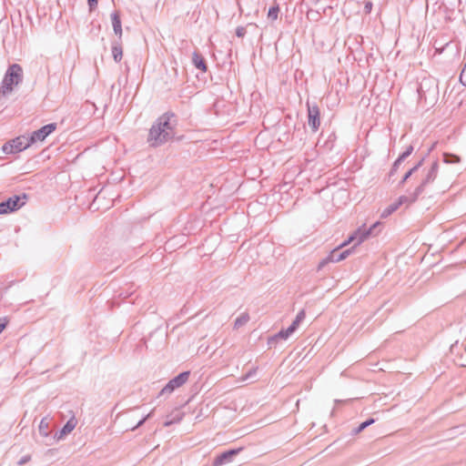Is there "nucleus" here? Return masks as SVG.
Listing matches in <instances>:
<instances>
[{
	"instance_id": "1a4fd4ad",
	"label": "nucleus",
	"mask_w": 466,
	"mask_h": 466,
	"mask_svg": "<svg viewBox=\"0 0 466 466\" xmlns=\"http://www.w3.org/2000/svg\"><path fill=\"white\" fill-rule=\"evenodd\" d=\"M308 107V124L313 132H316L320 127V110L317 104L307 102Z\"/></svg>"
},
{
	"instance_id": "2f4dec72",
	"label": "nucleus",
	"mask_w": 466,
	"mask_h": 466,
	"mask_svg": "<svg viewBox=\"0 0 466 466\" xmlns=\"http://www.w3.org/2000/svg\"><path fill=\"white\" fill-rule=\"evenodd\" d=\"M305 317H306V312H305V310H304V309H301V310L297 314V316H296V318H295V319H296L297 320H299L300 322H302V321L304 320Z\"/></svg>"
},
{
	"instance_id": "4468645a",
	"label": "nucleus",
	"mask_w": 466,
	"mask_h": 466,
	"mask_svg": "<svg viewBox=\"0 0 466 466\" xmlns=\"http://www.w3.org/2000/svg\"><path fill=\"white\" fill-rule=\"evenodd\" d=\"M426 156L422 157L410 169H409L401 180L399 182V187H403L406 181L416 172L419 171L420 168L422 167L423 163L425 161Z\"/></svg>"
},
{
	"instance_id": "72a5a7b5",
	"label": "nucleus",
	"mask_w": 466,
	"mask_h": 466,
	"mask_svg": "<svg viewBox=\"0 0 466 466\" xmlns=\"http://www.w3.org/2000/svg\"><path fill=\"white\" fill-rule=\"evenodd\" d=\"M30 460H31V456H30V455L23 456V457L18 461V464H19V465H24V464L27 463Z\"/></svg>"
},
{
	"instance_id": "bb28decb",
	"label": "nucleus",
	"mask_w": 466,
	"mask_h": 466,
	"mask_svg": "<svg viewBox=\"0 0 466 466\" xmlns=\"http://www.w3.org/2000/svg\"><path fill=\"white\" fill-rule=\"evenodd\" d=\"M301 322L299 320H297L296 319L292 321L290 326L287 328L292 334L298 329L299 324Z\"/></svg>"
},
{
	"instance_id": "c9c22d12",
	"label": "nucleus",
	"mask_w": 466,
	"mask_h": 466,
	"mask_svg": "<svg viewBox=\"0 0 466 466\" xmlns=\"http://www.w3.org/2000/svg\"><path fill=\"white\" fill-rule=\"evenodd\" d=\"M90 10H93L97 5V0H87Z\"/></svg>"
},
{
	"instance_id": "a878e982",
	"label": "nucleus",
	"mask_w": 466,
	"mask_h": 466,
	"mask_svg": "<svg viewBox=\"0 0 466 466\" xmlns=\"http://www.w3.org/2000/svg\"><path fill=\"white\" fill-rule=\"evenodd\" d=\"M301 322L299 320H297L296 319L292 321L290 326L287 328L292 334L298 329L299 324Z\"/></svg>"
},
{
	"instance_id": "473e14b6",
	"label": "nucleus",
	"mask_w": 466,
	"mask_h": 466,
	"mask_svg": "<svg viewBox=\"0 0 466 466\" xmlns=\"http://www.w3.org/2000/svg\"><path fill=\"white\" fill-rule=\"evenodd\" d=\"M365 13L370 14L372 10V3L370 1H366L364 5Z\"/></svg>"
},
{
	"instance_id": "393cba45",
	"label": "nucleus",
	"mask_w": 466,
	"mask_h": 466,
	"mask_svg": "<svg viewBox=\"0 0 466 466\" xmlns=\"http://www.w3.org/2000/svg\"><path fill=\"white\" fill-rule=\"evenodd\" d=\"M401 163H402V162H399V158H397V159L394 161V163H393V165H392V167H391V168H390V177H391V176H393V175L397 172V170H398V168L400 167V166L401 165Z\"/></svg>"
},
{
	"instance_id": "6e6552de",
	"label": "nucleus",
	"mask_w": 466,
	"mask_h": 466,
	"mask_svg": "<svg viewBox=\"0 0 466 466\" xmlns=\"http://www.w3.org/2000/svg\"><path fill=\"white\" fill-rule=\"evenodd\" d=\"M190 376V371H183L177 376L171 379L167 385L161 390L159 395L171 394L176 389L183 386Z\"/></svg>"
},
{
	"instance_id": "58836bf2",
	"label": "nucleus",
	"mask_w": 466,
	"mask_h": 466,
	"mask_svg": "<svg viewBox=\"0 0 466 466\" xmlns=\"http://www.w3.org/2000/svg\"><path fill=\"white\" fill-rule=\"evenodd\" d=\"M255 372V370L250 371L248 374V377L251 376V374H253Z\"/></svg>"
},
{
	"instance_id": "ddd939ff",
	"label": "nucleus",
	"mask_w": 466,
	"mask_h": 466,
	"mask_svg": "<svg viewBox=\"0 0 466 466\" xmlns=\"http://www.w3.org/2000/svg\"><path fill=\"white\" fill-rule=\"evenodd\" d=\"M192 63L194 66L201 72L206 73L208 71L206 59L198 51H195L192 55Z\"/></svg>"
},
{
	"instance_id": "9b49d317",
	"label": "nucleus",
	"mask_w": 466,
	"mask_h": 466,
	"mask_svg": "<svg viewBox=\"0 0 466 466\" xmlns=\"http://www.w3.org/2000/svg\"><path fill=\"white\" fill-rule=\"evenodd\" d=\"M415 203L414 200H411L410 196L409 194L400 196L395 202L389 205L386 208H384L380 214L381 218H386L390 216L393 212H395L401 205L410 206Z\"/></svg>"
},
{
	"instance_id": "0eeeda50",
	"label": "nucleus",
	"mask_w": 466,
	"mask_h": 466,
	"mask_svg": "<svg viewBox=\"0 0 466 466\" xmlns=\"http://www.w3.org/2000/svg\"><path fill=\"white\" fill-rule=\"evenodd\" d=\"M31 145L32 143L29 142V137L21 136L5 143L2 149L5 154H15L26 149Z\"/></svg>"
},
{
	"instance_id": "cd10ccee",
	"label": "nucleus",
	"mask_w": 466,
	"mask_h": 466,
	"mask_svg": "<svg viewBox=\"0 0 466 466\" xmlns=\"http://www.w3.org/2000/svg\"><path fill=\"white\" fill-rule=\"evenodd\" d=\"M301 322L299 320H297L296 319L292 321L290 326L287 328L292 334L298 329L299 324Z\"/></svg>"
},
{
	"instance_id": "f8f14e48",
	"label": "nucleus",
	"mask_w": 466,
	"mask_h": 466,
	"mask_svg": "<svg viewBox=\"0 0 466 466\" xmlns=\"http://www.w3.org/2000/svg\"><path fill=\"white\" fill-rule=\"evenodd\" d=\"M242 450L243 448L230 449L220 453L214 459L212 466H221L232 461L233 458L237 456Z\"/></svg>"
},
{
	"instance_id": "b1692460",
	"label": "nucleus",
	"mask_w": 466,
	"mask_h": 466,
	"mask_svg": "<svg viewBox=\"0 0 466 466\" xmlns=\"http://www.w3.org/2000/svg\"><path fill=\"white\" fill-rule=\"evenodd\" d=\"M414 150V147L412 145L408 146L405 150L400 154L398 157L399 162H403L407 157H409Z\"/></svg>"
},
{
	"instance_id": "a211bd4d",
	"label": "nucleus",
	"mask_w": 466,
	"mask_h": 466,
	"mask_svg": "<svg viewBox=\"0 0 466 466\" xmlns=\"http://www.w3.org/2000/svg\"><path fill=\"white\" fill-rule=\"evenodd\" d=\"M112 56H113L114 60L116 63L121 61L122 56H123V49H122V46H121L120 43H118V42L113 43V45H112Z\"/></svg>"
},
{
	"instance_id": "4be33fe9",
	"label": "nucleus",
	"mask_w": 466,
	"mask_h": 466,
	"mask_svg": "<svg viewBox=\"0 0 466 466\" xmlns=\"http://www.w3.org/2000/svg\"><path fill=\"white\" fill-rule=\"evenodd\" d=\"M279 4L275 3L272 6L269 7L268 9V18L272 20V21H275L278 19V15H279Z\"/></svg>"
},
{
	"instance_id": "5701e85b",
	"label": "nucleus",
	"mask_w": 466,
	"mask_h": 466,
	"mask_svg": "<svg viewBox=\"0 0 466 466\" xmlns=\"http://www.w3.org/2000/svg\"><path fill=\"white\" fill-rule=\"evenodd\" d=\"M38 431L40 435L44 437H47L49 435V423L46 421V419L41 420L38 426Z\"/></svg>"
},
{
	"instance_id": "f03ea898",
	"label": "nucleus",
	"mask_w": 466,
	"mask_h": 466,
	"mask_svg": "<svg viewBox=\"0 0 466 466\" xmlns=\"http://www.w3.org/2000/svg\"><path fill=\"white\" fill-rule=\"evenodd\" d=\"M175 117L173 112H166L154 122L147 136V142L151 147L162 146L174 137L176 124L171 122V118Z\"/></svg>"
},
{
	"instance_id": "f3484780",
	"label": "nucleus",
	"mask_w": 466,
	"mask_h": 466,
	"mask_svg": "<svg viewBox=\"0 0 466 466\" xmlns=\"http://www.w3.org/2000/svg\"><path fill=\"white\" fill-rule=\"evenodd\" d=\"M291 335H292V333L288 329H283L279 330L278 333H276L274 336H272L268 339V344L278 341L279 339L286 340Z\"/></svg>"
},
{
	"instance_id": "423d86ee",
	"label": "nucleus",
	"mask_w": 466,
	"mask_h": 466,
	"mask_svg": "<svg viewBox=\"0 0 466 466\" xmlns=\"http://www.w3.org/2000/svg\"><path fill=\"white\" fill-rule=\"evenodd\" d=\"M26 195H14L0 203V215L16 211L25 204Z\"/></svg>"
},
{
	"instance_id": "aec40b11",
	"label": "nucleus",
	"mask_w": 466,
	"mask_h": 466,
	"mask_svg": "<svg viewBox=\"0 0 466 466\" xmlns=\"http://www.w3.org/2000/svg\"><path fill=\"white\" fill-rule=\"evenodd\" d=\"M249 320V315L247 312L242 313L239 317H238L234 322V329H238L240 327L247 324Z\"/></svg>"
},
{
	"instance_id": "c756f323",
	"label": "nucleus",
	"mask_w": 466,
	"mask_h": 466,
	"mask_svg": "<svg viewBox=\"0 0 466 466\" xmlns=\"http://www.w3.org/2000/svg\"><path fill=\"white\" fill-rule=\"evenodd\" d=\"M151 415H152V412H149L147 415H146L144 418H142V419L138 421V423L137 424V426L133 428V430H135V429H137V428H138V427L142 426V425L146 422V420H147L151 417Z\"/></svg>"
},
{
	"instance_id": "7ed1b4c3",
	"label": "nucleus",
	"mask_w": 466,
	"mask_h": 466,
	"mask_svg": "<svg viewBox=\"0 0 466 466\" xmlns=\"http://www.w3.org/2000/svg\"><path fill=\"white\" fill-rule=\"evenodd\" d=\"M439 161L434 160L430 166L421 169L419 184L412 191H408L411 200L416 202L426 192L427 188L434 183L439 174Z\"/></svg>"
},
{
	"instance_id": "9d476101",
	"label": "nucleus",
	"mask_w": 466,
	"mask_h": 466,
	"mask_svg": "<svg viewBox=\"0 0 466 466\" xmlns=\"http://www.w3.org/2000/svg\"><path fill=\"white\" fill-rule=\"evenodd\" d=\"M57 125L56 123L47 124L41 128L31 133L29 137V142L33 144L37 142H43L51 133L56 129Z\"/></svg>"
},
{
	"instance_id": "6ab92c4d",
	"label": "nucleus",
	"mask_w": 466,
	"mask_h": 466,
	"mask_svg": "<svg viewBox=\"0 0 466 466\" xmlns=\"http://www.w3.org/2000/svg\"><path fill=\"white\" fill-rule=\"evenodd\" d=\"M375 419L370 418L366 420L365 421L361 422L358 427L354 428L351 431L352 435H357L360 433L362 431H364L367 427L370 426L375 422Z\"/></svg>"
},
{
	"instance_id": "412c9836",
	"label": "nucleus",
	"mask_w": 466,
	"mask_h": 466,
	"mask_svg": "<svg viewBox=\"0 0 466 466\" xmlns=\"http://www.w3.org/2000/svg\"><path fill=\"white\" fill-rule=\"evenodd\" d=\"M443 162L446 164H457L461 161V157L452 153H443Z\"/></svg>"
},
{
	"instance_id": "7c9ffc66",
	"label": "nucleus",
	"mask_w": 466,
	"mask_h": 466,
	"mask_svg": "<svg viewBox=\"0 0 466 466\" xmlns=\"http://www.w3.org/2000/svg\"><path fill=\"white\" fill-rule=\"evenodd\" d=\"M7 324H8V320L6 318H0V334L6 328Z\"/></svg>"
},
{
	"instance_id": "f257e3e1",
	"label": "nucleus",
	"mask_w": 466,
	"mask_h": 466,
	"mask_svg": "<svg viewBox=\"0 0 466 466\" xmlns=\"http://www.w3.org/2000/svg\"><path fill=\"white\" fill-rule=\"evenodd\" d=\"M380 222L374 223L370 228H366L365 225L356 229L350 237L343 241L338 248H335L328 257L330 262H339L352 252V249L361 244L364 240L369 238L370 236L377 235L379 231H376L377 228L380 227Z\"/></svg>"
},
{
	"instance_id": "4c0bfd02",
	"label": "nucleus",
	"mask_w": 466,
	"mask_h": 466,
	"mask_svg": "<svg viewBox=\"0 0 466 466\" xmlns=\"http://www.w3.org/2000/svg\"><path fill=\"white\" fill-rule=\"evenodd\" d=\"M328 261H329V260L328 259V258H327L326 259H323V260L319 263V268H321L322 267H324V266H325V264H326Z\"/></svg>"
},
{
	"instance_id": "39448f33",
	"label": "nucleus",
	"mask_w": 466,
	"mask_h": 466,
	"mask_svg": "<svg viewBox=\"0 0 466 466\" xmlns=\"http://www.w3.org/2000/svg\"><path fill=\"white\" fill-rule=\"evenodd\" d=\"M418 96L420 101L425 103H433L439 96L438 82L433 77H423L418 86Z\"/></svg>"
},
{
	"instance_id": "20e7f679",
	"label": "nucleus",
	"mask_w": 466,
	"mask_h": 466,
	"mask_svg": "<svg viewBox=\"0 0 466 466\" xmlns=\"http://www.w3.org/2000/svg\"><path fill=\"white\" fill-rule=\"evenodd\" d=\"M23 68L18 64H12L8 66L0 86V99L6 97L14 90V87L23 82Z\"/></svg>"
},
{
	"instance_id": "f704fd0d",
	"label": "nucleus",
	"mask_w": 466,
	"mask_h": 466,
	"mask_svg": "<svg viewBox=\"0 0 466 466\" xmlns=\"http://www.w3.org/2000/svg\"><path fill=\"white\" fill-rule=\"evenodd\" d=\"M180 420H181V417H177V419H173V420H166V421L164 422V426H165V427H168V426L172 425L173 423H175V422H178V421H180Z\"/></svg>"
},
{
	"instance_id": "c85d7f7f",
	"label": "nucleus",
	"mask_w": 466,
	"mask_h": 466,
	"mask_svg": "<svg viewBox=\"0 0 466 466\" xmlns=\"http://www.w3.org/2000/svg\"><path fill=\"white\" fill-rule=\"evenodd\" d=\"M247 34V29L244 26H238L236 28V35L239 38H242Z\"/></svg>"
},
{
	"instance_id": "e433bc0d",
	"label": "nucleus",
	"mask_w": 466,
	"mask_h": 466,
	"mask_svg": "<svg viewBox=\"0 0 466 466\" xmlns=\"http://www.w3.org/2000/svg\"><path fill=\"white\" fill-rule=\"evenodd\" d=\"M311 5H317L321 0H308Z\"/></svg>"
},
{
	"instance_id": "2eb2a0df",
	"label": "nucleus",
	"mask_w": 466,
	"mask_h": 466,
	"mask_svg": "<svg viewBox=\"0 0 466 466\" xmlns=\"http://www.w3.org/2000/svg\"><path fill=\"white\" fill-rule=\"evenodd\" d=\"M76 426V420L75 417L69 419L63 428L56 434L57 440L63 439L66 435L69 434Z\"/></svg>"
},
{
	"instance_id": "dca6fc26",
	"label": "nucleus",
	"mask_w": 466,
	"mask_h": 466,
	"mask_svg": "<svg viewBox=\"0 0 466 466\" xmlns=\"http://www.w3.org/2000/svg\"><path fill=\"white\" fill-rule=\"evenodd\" d=\"M111 21L113 25L114 33L118 35L119 38L122 36V25L121 19L118 12H114L111 14Z\"/></svg>"
}]
</instances>
